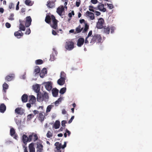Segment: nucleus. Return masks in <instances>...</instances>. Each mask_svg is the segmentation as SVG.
Wrapping results in <instances>:
<instances>
[{"label":"nucleus","mask_w":152,"mask_h":152,"mask_svg":"<svg viewBox=\"0 0 152 152\" xmlns=\"http://www.w3.org/2000/svg\"><path fill=\"white\" fill-rule=\"evenodd\" d=\"M49 96L48 93L45 92L43 93H39L37 94V100L39 102L43 101V100L46 102L48 101Z\"/></svg>","instance_id":"f257e3e1"},{"label":"nucleus","mask_w":152,"mask_h":152,"mask_svg":"<svg viewBox=\"0 0 152 152\" xmlns=\"http://www.w3.org/2000/svg\"><path fill=\"white\" fill-rule=\"evenodd\" d=\"M89 28L88 25L87 23H85V28L83 29V27H82L80 25H79L75 29V33H79L82 31V33L86 32L88 31Z\"/></svg>","instance_id":"f03ea898"},{"label":"nucleus","mask_w":152,"mask_h":152,"mask_svg":"<svg viewBox=\"0 0 152 152\" xmlns=\"http://www.w3.org/2000/svg\"><path fill=\"white\" fill-rule=\"evenodd\" d=\"M91 40L90 43L92 45L96 42L98 43L101 42L102 41V37L101 36L98 34H95L91 36Z\"/></svg>","instance_id":"7ed1b4c3"},{"label":"nucleus","mask_w":152,"mask_h":152,"mask_svg":"<svg viewBox=\"0 0 152 152\" xmlns=\"http://www.w3.org/2000/svg\"><path fill=\"white\" fill-rule=\"evenodd\" d=\"M52 20V23L51 24V26L53 29H56L58 27V20L56 19L55 17L53 15L51 16Z\"/></svg>","instance_id":"20e7f679"},{"label":"nucleus","mask_w":152,"mask_h":152,"mask_svg":"<svg viewBox=\"0 0 152 152\" xmlns=\"http://www.w3.org/2000/svg\"><path fill=\"white\" fill-rule=\"evenodd\" d=\"M74 42L72 41H67L66 42L65 48L68 50H71L74 47Z\"/></svg>","instance_id":"39448f33"},{"label":"nucleus","mask_w":152,"mask_h":152,"mask_svg":"<svg viewBox=\"0 0 152 152\" xmlns=\"http://www.w3.org/2000/svg\"><path fill=\"white\" fill-rule=\"evenodd\" d=\"M54 145L56 146V148L58 151H59L61 148L64 149L66 147V142H65L64 145L62 146L61 143H60L58 142H56L55 143Z\"/></svg>","instance_id":"423d86ee"},{"label":"nucleus","mask_w":152,"mask_h":152,"mask_svg":"<svg viewBox=\"0 0 152 152\" xmlns=\"http://www.w3.org/2000/svg\"><path fill=\"white\" fill-rule=\"evenodd\" d=\"M104 20L102 18H100L98 20V21L97 23L96 28L98 29H102L104 26L103 25L104 23Z\"/></svg>","instance_id":"0eeeda50"},{"label":"nucleus","mask_w":152,"mask_h":152,"mask_svg":"<svg viewBox=\"0 0 152 152\" xmlns=\"http://www.w3.org/2000/svg\"><path fill=\"white\" fill-rule=\"evenodd\" d=\"M45 89L48 91L51 90L52 88V83L51 81L44 82L43 83Z\"/></svg>","instance_id":"6e6552de"},{"label":"nucleus","mask_w":152,"mask_h":152,"mask_svg":"<svg viewBox=\"0 0 152 152\" xmlns=\"http://www.w3.org/2000/svg\"><path fill=\"white\" fill-rule=\"evenodd\" d=\"M57 13L61 16L64 15L65 13L64 8L63 6H61L58 7L56 10Z\"/></svg>","instance_id":"1a4fd4ad"},{"label":"nucleus","mask_w":152,"mask_h":152,"mask_svg":"<svg viewBox=\"0 0 152 152\" xmlns=\"http://www.w3.org/2000/svg\"><path fill=\"white\" fill-rule=\"evenodd\" d=\"M15 111L17 114L22 115L24 113L25 110L21 107H18L15 109Z\"/></svg>","instance_id":"9d476101"},{"label":"nucleus","mask_w":152,"mask_h":152,"mask_svg":"<svg viewBox=\"0 0 152 152\" xmlns=\"http://www.w3.org/2000/svg\"><path fill=\"white\" fill-rule=\"evenodd\" d=\"M26 21H25V26L26 27H29L31 25L32 20L30 16H28L26 18Z\"/></svg>","instance_id":"9b49d317"},{"label":"nucleus","mask_w":152,"mask_h":152,"mask_svg":"<svg viewBox=\"0 0 152 152\" xmlns=\"http://www.w3.org/2000/svg\"><path fill=\"white\" fill-rule=\"evenodd\" d=\"M19 22L20 23L19 26L20 29L19 30H20V31H25L26 29V28L24 25L25 21L21 20H19Z\"/></svg>","instance_id":"f8f14e48"},{"label":"nucleus","mask_w":152,"mask_h":152,"mask_svg":"<svg viewBox=\"0 0 152 152\" xmlns=\"http://www.w3.org/2000/svg\"><path fill=\"white\" fill-rule=\"evenodd\" d=\"M37 152H42L43 150V145L42 143L39 142H37Z\"/></svg>","instance_id":"ddd939ff"},{"label":"nucleus","mask_w":152,"mask_h":152,"mask_svg":"<svg viewBox=\"0 0 152 152\" xmlns=\"http://www.w3.org/2000/svg\"><path fill=\"white\" fill-rule=\"evenodd\" d=\"M46 5L48 8H52L55 7V3L53 1L49 0L47 1Z\"/></svg>","instance_id":"4468645a"},{"label":"nucleus","mask_w":152,"mask_h":152,"mask_svg":"<svg viewBox=\"0 0 152 152\" xmlns=\"http://www.w3.org/2000/svg\"><path fill=\"white\" fill-rule=\"evenodd\" d=\"M84 42V39L83 38H80L78 39L77 45L79 47H81Z\"/></svg>","instance_id":"2eb2a0df"},{"label":"nucleus","mask_w":152,"mask_h":152,"mask_svg":"<svg viewBox=\"0 0 152 152\" xmlns=\"http://www.w3.org/2000/svg\"><path fill=\"white\" fill-rule=\"evenodd\" d=\"M14 35L18 38H20L23 35V33L20 30H19L18 31H16L14 33Z\"/></svg>","instance_id":"dca6fc26"},{"label":"nucleus","mask_w":152,"mask_h":152,"mask_svg":"<svg viewBox=\"0 0 152 152\" xmlns=\"http://www.w3.org/2000/svg\"><path fill=\"white\" fill-rule=\"evenodd\" d=\"M86 16H88L91 20H93L95 18L94 14L93 13L88 11L86 12Z\"/></svg>","instance_id":"f3484780"},{"label":"nucleus","mask_w":152,"mask_h":152,"mask_svg":"<svg viewBox=\"0 0 152 152\" xmlns=\"http://www.w3.org/2000/svg\"><path fill=\"white\" fill-rule=\"evenodd\" d=\"M47 74V69L45 68H43L41 70L40 73V76L41 78H43L44 77L45 75Z\"/></svg>","instance_id":"a211bd4d"},{"label":"nucleus","mask_w":152,"mask_h":152,"mask_svg":"<svg viewBox=\"0 0 152 152\" xmlns=\"http://www.w3.org/2000/svg\"><path fill=\"white\" fill-rule=\"evenodd\" d=\"M99 10L100 11L104 12L106 11V9L104 7V5L103 4L99 3L98 5Z\"/></svg>","instance_id":"6ab92c4d"},{"label":"nucleus","mask_w":152,"mask_h":152,"mask_svg":"<svg viewBox=\"0 0 152 152\" xmlns=\"http://www.w3.org/2000/svg\"><path fill=\"white\" fill-rule=\"evenodd\" d=\"M33 88L34 91H35L38 94L39 93H40V92H39L40 90V86L39 85L37 84L35 85H34L33 86Z\"/></svg>","instance_id":"aec40b11"},{"label":"nucleus","mask_w":152,"mask_h":152,"mask_svg":"<svg viewBox=\"0 0 152 152\" xmlns=\"http://www.w3.org/2000/svg\"><path fill=\"white\" fill-rule=\"evenodd\" d=\"M44 114V113L41 112L39 113L38 119L41 122H42L44 120L45 116Z\"/></svg>","instance_id":"412c9836"},{"label":"nucleus","mask_w":152,"mask_h":152,"mask_svg":"<svg viewBox=\"0 0 152 152\" xmlns=\"http://www.w3.org/2000/svg\"><path fill=\"white\" fill-rule=\"evenodd\" d=\"M15 75L14 74H11L7 75L5 77V79L8 81L12 80L14 77Z\"/></svg>","instance_id":"4be33fe9"},{"label":"nucleus","mask_w":152,"mask_h":152,"mask_svg":"<svg viewBox=\"0 0 152 152\" xmlns=\"http://www.w3.org/2000/svg\"><path fill=\"white\" fill-rule=\"evenodd\" d=\"M52 94L53 96L56 97L58 96V90L56 88H54L52 90Z\"/></svg>","instance_id":"5701e85b"},{"label":"nucleus","mask_w":152,"mask_h":152,"mask_svg":"<svg viewBox=\"0 0 152 152\" xmlns=\"http://www.w3.org/2000/svg\"><path fill=\"white\" fill-rule=\"evenodd\" d=\"M6 109L5 105L3 103L1 104L0 105V112L1 113L4 112Z\"/></svg>","instance_id":"b1692460"},{"label":"nucleus","mask_w":152,"mask_h":152,"mask_svg":"<svg viewBox=\"0 0 152 152\" xmlns=\"http://www.w3.org/2000/svg\"><path fill=\"white\" fill-rule=\"evenodd\" d=\"M29 150V152H35V148L34 147V143H31L28 146Z\"/></svg>","instance_id":"393cba45"},{"label":"nucleus","mask_w":152,"mask_h":152,"mask_svg":"<svg viewBox=\"0 0 152 152\" xmlns=\"http://www.w3.org/2000/svg\"><path fill=\"white\" fill-rule=\"evenodd\" d=\"M104 29V32L106 34H109L110 28V27L108 26L106 27V26H104L103 28Z\"/></svg>","instance_id":"a878e982"},{"label":"nucleus","mask_w":152,"mask_h":152,"mask_svg":"<svg viewBox=\"0 0 152 152\" xmlns=\"http://www.w3.org/2000/svg\"><path fill=\"white\" fill-rule=\"evenodd\" d=\"M22 141L25 145L26 144L27 142H29L28 137L25 134H23L22 136Z\"/></svg>","instance_id":"bb28decb"},{"label":"nucleus","mask_w":152,"mask_h":152,"mask_svg":"<svg viewBox=\"0 0 152 152\" xmlns=\"http://www.w3.org/2000/svg\"><path fill=\"white\" fill-rule=\"evenodd\" d=\"M65 80L61 78L59 79L57 81V83L59 85H63L65 82Z\"/></svg>","instance_id":"cd10ccee"},{"label":"nucleus","mask_w":152,"mask_h":152,"mask_svg":"<svg viewBox=\"0 0 152 152\" xmlns=\"http://www.w3.org/2000/svg\"><path fill=\"white\" fill-rule=\"evenodd\" d=\"M28 96L26 94H24L21 97L22 101L23 102H26L27 101Z\"/></svg>","instance_id":"c85d7f7f"},{"label":"nucleus","mask_w":152,"mask_h":152,"mask_svg":"<svg viewBox=\"0 0 152 152\" xmlns=\"http://www.w3.org/2000/svg\"><path fill=\"white\" fill-rule=\"evenodd\" d=\"M25 3L27 6H31L33 5V3L31 0H26L25 1Z\"/></svg>","instance_id":"c756f323"},{"label":"nucleus","mask_w":152,"mask_h":152,"mask_svg":"<svg viewBox=\"0 0 152 152\" xmlns=\"http://www.w3.org/2000/svg\"><path fill=\"white\" fill-rule=\"evenodd\" d=\"M51 17L49 15H47L46 16L45 21V22L48 24H49L51 22Z\"/></svg>","instance_id":"7c9ffc66"},{"label":"nucleus","mask_w":152,"mask_h":152,"mask_svg":"<svg viewBox=\"0 0 152 152\" xmlns=\"http://www.w3.org/2000/svg\"><path fill=\"white\" fill-rule=\"evenodd\" d=\"M60 122L59 121H56L54 124V127L55 129H56L59 127L60 126Z\"/></svg>","instance_id":"2f4dec72"},{"label":"nucleus","mask_w":152,"mask_h":152,"mask_svg":"<svg viewBox=\"0 0 152 152\" xmlns=\"http://www.w3.org/2000/svg\"><path fill=\"white\" fill-rule=\"evenodd\" d=\"M8 85L7 83H4L3 85V91L5 93L6 92V90L8 88Z\"/></svg>","instance_id":"473e14b6"},{"label":"nucleus","mask_w":152,"mask_h":152,"mask_svg":"<svg viewBox=\"0 0 152 152\" xmlns=\"http://www.w3.org/2000/svg\"><path fill=\"white\" fill-rule=\"evenodd\" d=\"M53 105L50 104L48 106L46 110V113H48L50 112L52 108L53 107Z\"/></svg>","instance_id":"72a5a7b5"},{"label":"nucleus","mask_w":152,"mask_h":152,"mask_svg":"<svg viewBox=\"0 0 152 152\" xmlns=\"http://www.w3.org/2000/svg\"><path fill=\"white\" fill-rule=\"evenodd\" d=\"M60 77L61 78L66 80V74L63 71H62L61 73Z\"/></svg>","instance_id":"f704fd0d"},{"label":"nucleus","mask_w":152,"mask_h":152,"mask_svg":"<svg viewBox=\"0 0 152 152\" xmlns=\"http://www.w3.org/2000/svg\"><path fill=\"white\" fill-rule=\"evenodd\" d=\"M36 98L34 96L32 95L31 96V98L29 101L31 102L32 104H33L35 101Z\"/></svg>","instance_id":"c9c22d12"},{"label":"nucleus","mask_w":152,"mask_h":152,"mask_svg":"<svg viewBox=\"0 0 152 152\" xmlns=\"http://www.w3.org/2000/svg\"><path fill=\"white\" fill-rule=\"evenodd\" d=\"M10 134L11 136H13L15 134V131L13 128L10 129Z\"/></svg>","instance_id":"e433bc0d"},{"label":"nucleus","mask_w":152,"mask_h":152,"mask_svg":"<svg viewBox=\"0 0 152 152\" xmlns=\"http://www.w3.org/2000/svg\"><path fill=\"white\" fill-rule=\"evenodd\" d=\"M35 63L36 64L40 65L43 64V61L41 59H38L35 61Z\"/></svg>","instance_id":"4c0bfd02"},{"label":"nucleus","mask_w":152,"mask_h":152,"mask_svg":"<svg viewBox=\"0 0 152 152\" xmlns=\"http://www.w3.org/2000/svg\"><path fill=\"white\" fill-rule=\"evenodd\" d=\"M66 88L65 87H64L62 88H61V90H60L59 93L62 94H64L65 92L66 91Z\"/></svg>","instance_id":"58836bf2"},{"label":"nucleus","mask_w":152,"mask_h":152,"mask_svg":"<svg viewBox=\"0 0 152 152\" xmlns=\"http://www.w3.org/2000/svg\"><path fill=\"white\" fill-rule=\"evenodd\" d=\"M33 134V140L34 141H35L38 139V137L37 134H34V133H32Z\"/></svg>","instance_id":"ea45409f"},{"label":"nucleus","mask_w":152,"mask_h":152,"mask_svg":"<svg viewBox=\"0 0 152 152\" xmlns=\"http://www.w3.org/2000/svg\"><path fill=\"white\" fill-rule=\"evenodd\" d=\"M10 10L9 11H10V10L12 9H14V4L13 3H10L9 4V8Z\"/></svg>","instance_id":"a19ab883"},{"label":"nucleus","mask_w":152,"mask_h":152,"mask_svg":"<svg viewBox=\"0 0 152 152\" xmlns=\"http://www.w3.org/2000/svg\"><path fill=\"white\" fill-rule=\"evenodd\" d=\"M46 136L47 137L50 138L52 136L53 134L50 131H48Z\"/></svg>","instance_id":"79ce46f5"},{"label":"nucleus","mask_w":152,"mask_h":152,"mask_svg":"<svg viewBox=\"0 0 152 152\" xmlns=\"http://www.w3.org/2000/svg\"><path fill=\"white\" fill-rule=\"evenodd\" d=\"M40 71V69L39 67L38 66L37 68H35L34 69V72L35 73V75L39 73Z\"/></svg>","instance_id":"37998d69"},{"label":"nucleus","mask_w":152,"mask_h":152,"mask_svg":"<svg viewBox=\"0 0 152 152\" xmlns=\"http://www.w3.org/2000/svg\"><path fill=\"white\" fill-rule=\"evenodd\" d=\"M14 14L13 13H11L10 14V16L8 18L9 20H14V18H13Z\"/></svg>","instance_id":"c03bdc74"},{"label":"nucleus","mask_w":152,"mask_h":152,"mask_svg":"<svg viewBox=\"0 0 152 152\" xmlns=\"http://www.w3.org/2000/svg\"><path fill=\"white\" fill-rule=\"evenodd\" d=\"M34 116V115L32 114H29L27 116V120H29L31 118H33Z\"/></svg>","instance_id":"a18cd8bd"},{"label":"nucleus","mask_w":152,"mask_h":152,"mask_svg":"<svg viewBox=\"0 0 152 152\" xmlns=\"http://www.w3.org/2000/svg\"><path fill=\"white\" fill-rule=\"evenodd\" d=\"M67 123L66 122V121L65 120H63V121H61V125L62 126L64 127V128H65V127L66 126V125H65V124H66Z\"/></svg>","instance_id":"49530a36"},{"label":"nucleus","mask_w":152,"mask_h":152,"mask_svg":"<svg viewBox=\"0 0 152 152\" xmlns=\"http://www.w3.org/2000/svg\"><path fill=\"white\" fill-rule=\"evenodd\" d=\"M75 15V13L74 11L72 10L71 12H69L68 13V15L70 18H71L72 16V15Z\"/></svg>","instance_id":"de8ad7c7"},{"label":"nucleus","mask_w":152,"mask_h":152,"mask_svg":"<svg viewBox=\"0 0 152 152\" xmlns=\"http://www.w3.org/2000/svg\"><path fill=\"white\" fill-rule=\"evenodd\" d=\"M33 134H32V133L29 135L28 137L29 142H30L33 139Z\"/></svg>","instance_id":"09e8293b"},{"label":"nucleus","mask_w":152,"mask_h":152,"mask_svg":"<svg viewBox=\"0 0 152 152\" xmlns=\"http://www.w3.org/2000/svg\"><path fill=\"white\" fill-rule=\"evenodd\" d=\"M110 30H111V33H113L115 30V28L113 26H111L110 27Z\"/></svg>","instance_id":"8fccbe9b"},{"label":"nucleus","mask_w":152,"mask_h":152,"mask_svg":"<svg viewBox=\"0 0 152 152\" xmlns=\"http://www.w3.org/2000/svg\"><path fill=\"white\" fill-rule=\"evenodd\" d=\"M107 5L110 9H112L113 7V6L112 4H107Z\"/></svg>","instance_id":"3c124183"},{"label":"nucleus","mask_w":152,"mask_h":152,"mask_svg":"<svg viewBox=\"0 0 152 152\" xmlns=\"http://www.w3.org/2000/svg\"><path fill=\"white\" fill-rule=\"evenodd\" d=\"M31 33V30L29 28L27 29L26 32L25 34H29Z\"/></svg>","instance_id":"603ef678"},{"label":"nucleus","mask_w":152,"mask_h":152,"mask_svg":"<svg viewBox=\"0 0 152 152\" xmlns=\"http://www.w3.org/2000/svg\"><path fill=\"white\" fill-rule=\"evenodd\" d=\"M92 31L91 30L88 33V35H87V38H89L90 37H91V35L92 34Z\"/></svg>","instance_id":"864d4df0"},{"label":"nucleus","mask_w":152,"mask_h":152,"mask_svg":"<svg viewBox=\"0 0 152 152\" xmlns=\"http://www.w3.org/2000/svg\"><path fill=\"white\" fill-rule=\"evenodd\" d=\"M74 116H72L71 117V119L68 121V123L69 124L71 123L72 122V121L74 119Z\"/></svg>","instance_id":"5fc2aeb1"},{"label":"nucleus","mask_w":152,"mask_h":152,"mask_svg":"<svg viewBox=\"0 0 152 152\" xmlns=\"http://www.w3.org/2000/svg\"><path fill=\"white\" fill-rule=\"evenodd\" d=\"M5 26L7 28H9L11 27L10 24L8 23H6L5 24Z\"/></svg>","instance_id":"6e6d98bb"},{"label":"nucleus","mask_w":152,"mask_h":152,"mask_svg":"<svg viewBox=\"0 0 152 152\" xmlns=\"http://www.w3.org/2000/svg\"><path fill=\"white\" fill-rule=\"evenodd\" d=\"M91 2L94 4H96L98 2L97 0H91Z\"/></svg>","instance_id":"4d7b16f0"},{"label":"nucleus","mask_w":152,"mask_h":152,"mask_svg":"<svg viewBox=\"0 0 152 152\" xmlns=\"http://www.w3.org/2000/svg\"><path fill=\"white\" fill-rule=\"evenodd\" d=\"M94 12L95 13V15L98 16L101 15V13L98 11L94 10Z\"/></svg>","instance_id":"13d9d810"},{"label":"nucleus","mask_w":152,"mask_h":152,"mask_svg":"<svg viewBox=\"0 0 152 152\" xmlns=\"http://www.w3.org/2000/svg\"><path fill=\"white\" fill-rule=\"evenodd\" d=\"M19 3H20L19 1H18L17 2V4L16 5V10H19Z\"/></svg>","instance_id":"bf43d9fd"},{"label":"nucleus","mask_w":152,"mask_h":152,"mask_svg":"<svg viewBox=\"0 0 152 152\" xmlns=\"http://www.w3.org/2000/svg\"><path fill=\"white\" fill-rule=\"evenodd\" d=\"M52 34L54 35H56L57 34L56 32L53 30L52 31Z\"/></svg>","instance_id":"052dcab7"},{"label":"nucleus","mask_w":152,"mask_h":152,"mask_svg":"<svg viewBox=\"0 0 152 152\" xmlns=\"http://www.w3.org/2000/svg\"><path fill=\"white\" fill-rule=\"evenodd\" d=\"M26 106L29 109H30L31 107V104L30 103H27L26 104Z\"/></svg>","instance_id":"680f3d73"},{"label":"nucleus","mask_w":152,"mask_h":152,"mask_svg":"<svg viewBox=\"0 0 152 152\" xmlns=\"http://www.w3.org/2000/svg\"><path fill=\"white\" fill-rule=\"evenodd\" d=\"M66 133H67L68 136H69L71 134V132L69 131L67 129H66Z\"/></svg>","instance_id":"e2e57ef3"},{"label":"nucleus","mask_w":152,"mask_h":152,"mask_svg":"<svg viewBox=\"0 0 152 152\" xmlns=\"http://www.w3.org/2000/svg\"><path fill=\"white\" fill-rule=\"evenodd\" d=\"M88 38H87V37H86V39H85V40L84 41L85 43H86V44L88 43L89 42H88Z\"/></svg>","instance_id":"0e129e2a"},{"label":"nucleus","mask_w":152,"mask_h":152,"mask_svg":"<svg viewBox=\"0 0 152 152\" xmlns=\"http://www.w3.org/2000/svg\"><path fill=\"white\" fill-rule=\"evenodd\" d=\"M66 113V112L65 109H63L62 110V113L63 114H65Z\"/></svg>","instance_id":"69168bd1"},{"label":"nucleus","mask_w":152,"mask_h":152,"mask_svg":"<svg viewBox=\"0 0 152 152\" xmlns=\"http://www.w3.org/2000/svg\"><path fill=\"white\" fill-rule=\"evenodd\" d=\"M80 2H78V1H76V6L77 7H79L80 6Z\"/></svg>","instance_id":"338daca9"},{"label":"nucleus","mask_w":152,"mask_h":152,"mask_svg":"<svg viewBox=\"0 0 152 152\" xmlns=\"http://www.w3.org/2000/svg\"><path fill=\"white\" fill-rule=\"evenodd\" d=\"M33 113L35 115H36V114H38L39 113V112L37 110H34L33 111Z\"/></svg>","instance_id":"774afa93"}]
</instances>
